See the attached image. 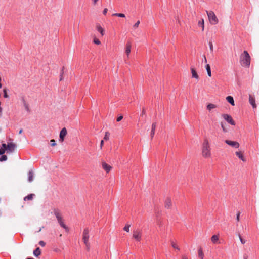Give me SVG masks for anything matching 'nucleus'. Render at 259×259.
<instances>
[{"label": "nucleus", "mask_w": 259, "mask_h": 259, "mask_svg": "<svg viewBox=\"0 0 259 259\" xmlns=\"http://www.w3.org/2000/svg\"><path fill=\"white\" fill-rule=\"evenodd\" d=\"M202 154L203 157L208 158L211 157L210 148L207 139H205L202 144Z\"/></svg>", "instance_id": "obj_1"}, {"label": "nucleus", "mask_w": 259, "mask_h": 259, "mask_svg": "<svg viewBox=\"0 0 259 259\" xmlns=\"http://www.w3.org/2000/svg\"><path fill=\"white\" fill-rule=\"evenodd\" d=\"M250 57L246 51H244L240 56V62L242 66L249 67L250 64Z\"/></svg>", "instance_id": "obj_2"}, {"label": "nucleus", "mask_w": 259, "mask_h": 259, "mask_svg": "<svg viewBox=\"0 0 259 259\" xmlns=\"http://www.w3.org/2000/svg\"><path fill=\"white\" fill-rule=\"evenodd\" d=\"M89 230L88 228H85L83 231L82 240L86 246L87 250H90V244L89 241Z\"/></svg>", "instance_id": "obj_3"}, {"label": "nucleus", "mask_w": 259, "mask_h": 259, "mask_svg": "<svg viewBox=\"0 0 259 259\" xmlns=\"http://www.w3.org/2000/svg\"><path fill=\"white\" fill-rule=\"evenodd\" d=\"M174 206V201L172 197L166 196L164 200V207L167 210L172 209Z\"/></svg>", "instance_id": "obj_4"}, {"label": "nucleus", "mask_w": 259, "mask_h": 259, "mask_svg": "<svg viewBox=\"0 0 259 259\" xmlns=\"http://www.w3.org/2000/svg\"><path fill=\"white\" fill-rule=\"evenodd\" d=\"M54 213L55 215L56 216L57 221L58 223H59L60 225L63 227L64 229H65L66 230H68V227L65 225V224L63 223V220L62 218L61 213L60 212V210L58 209H54Z\"/></svg>", "instance_id": "obj_5"}, {"label": "nucleus", "mask_w": 259, "mask_h": 259, "mask_svg": "<svg viewBox=\"0 0 259 259\" xmlns=\"http://www.w3.org/2000/svg\"><path fill=\"white\" fill-rule=\"evenodd\" d=\"M54 213L55 215L56 216L57 221L58 223H59L60 225L63 227L64 229H65L66 230H68V227L65 225V224L63 223V220L62 218L61 213L60 212V210L58 209H54Z\"/></svg>", "instance_id": "obj_6"}, {"label": "nucleus", "mask_w": 259, "mask_h": 259, "mask_svg": "<svg viewBox=\"0 0 259 259\" xmlns=\"http://www.w3.org/2000/svg\"><path fill=\"white\" fill-rule=\"evenodd\" d=\"M209 21L212 24H216L218 23V19L213 11H206Z\"/></svg>", "instance_id": "obj_7"}, {"label": "nucleus", "mask_w": 259, "mask_h": 259, "mask_svg": "<svg viewBox=\"0 0 259 259\" xmlns=\"http://www.w3.org/2000/svg\"><path fill=\"white\" fill-rule=\"evenodd\" d=\"M221 116L229 124L235 125V122L232 117L228 114H222Z\"/></svg>", "instance_id": "obj_8"}, {"label": "nucleus", "mask_w": 259, "mask_h": 259, "mask_svg": "<svg viewBox=\"0 0 259 259\" xmlns=\"http://www.w3.org/2000/svg\"><path fill=\"white\" fill-rule=\"evenodd\" d=\"M142 231L140 230L137 229L133 231V237L138 241H140L141 239Z\"/></svg>", "instance_id": "obj_9"}, {"label": "nucleus", "mask_w": 259, "mask_h": 259, "mask_svg": "<svg viewBox=\"0 0 259 259\" xmlns=\"http://www.w3.org/2000/svg\"><path fill=\"white\" fill-rule=\"evenodd\" d=\"M67 133V130L66 129V128L64 127L61 130V131H60V135H59V137H60L59 140L61 142H63L64 141V137L66 136Z\"/></svg>", "instance_id": "obj_10"}, {"label": "nucleus", "mask_w": 259, "mask_h": 259, "mask_svg": "<svg viewBox=\"0 0 259 259\" xmlns=\"http://www.w3.org/2000/svg\"><path fill=\"white\" fill-rule=\"evenodd\" d=\"M16 144L14 143L11 142L7 144V151L8 152H13L16 148Z\"/></svg>", "instance_id": "obj_11"}, {"label": "nucleus", "mask_w": 259, "mask_h": 259, "mask_svg": "<svg viewBox=\"0 0 259 259\" xmlns=\"http://www.w3.org/2000/svg\"><path fill=\"white\" fill-rule=\"evenodd\" d=\"M225 142L227 144H228L233 147L238 148L239 147V144L237 142L232 141H230V140H225Z\"/></svg>", "instance_id": "obj_12"}, {"label": "nucleus", "mask_w": 259, "mask_h": 259, "mask_svg": "<svg viewBox=\"0 0 259 259\" xmlns=\"http://www.w3.org/2000/svg\"><path fill=\"white\" fill-rule=\"evenodd\" d=\"M131 48H132L131 43L130 42H127L126 44V47H125V53H126V55L127 58L129 57V56H130V54L131 53Z\"/></svg>", "instance_id": "obj_13"}, {"label": "nucleus", "mask_w": 259, "mask_h": 259, "mask_svg": "<svg viewBox=\"0 0 259 259\" xmlns=\"http://www.w3.org/2000/svg\"><path fill=\"white\" fill-rule=\"evenodd\" d=\"M249 103L251 105V106H252V107L253 108H256L257 106L255 104V98L253 96H252L251 95H250L249 97Z\"/></svg>", "instance_id": "obj_14"}, {"label": "nucleus", "mask_w": 259, "mask_h": 259, "mask_svg": "<svg viewBox=\"0 0 259 259\" xmlns=\"http://www.w3.org/2000/svg\"><path fill=\"white\" fill-rule=\"evenodd\" d=\"M102 168L106 171V172L108 173L111 169L112 167L107 164L105 162H102Z\"/></svg>", "instance_id": "obj_15"}, {"label": "nucleus", "mask_w": 259, "mask_h": 259, "mask_svg": "<svg viewBox=\"0 0 259 259\" xmlns=\"http://www.w3.org/2000/svg\"><path fill=\"white\" fill-rule=\"evenodd\" d=\"M219 239V235H213L211 237V241L213 244L218 243Z\"/></svg>", "instance_id": "obj_16"}, {"label": "nucleus", "mask_w": 259, "mask_h": 259, "mask_svg": "<svg viewBox=\"0 0 259 259\" xmlns=\"http://www.w3.org/2000/svg\"><path fill=\"white\" fill-rule=\"evenodd\" d=\"M96 29L97 31L100 33L102 36H103L104 35L105 30L100 25L97 24L96 25Z\"/></svg>", "instance_id": "obj_17"}, {"label": "nucleus", "mask_w": 259, "mask_h": 259, "mask_svg": "<svg viewBox=\"0 0 259 259\" xmlns=\"http://www.w3.org/2000/svg\"><path fill=\"white\" fill-rule=\"evenodd\" d=\"M191 73H192V77L193 78H195L196 79H199V76L197 74V73L196 71L195 70V69L194 68L192 67L191 68Z\"/></svg>", "instance_id": "obj_18"}, {"label": "nucleus", "mask_w": 259, "mask_h": 259, "mask_svg": "<svg viewBox=\"0 0 259 259\" xmlns=\"http://www.w3.org/2000/svg\"><path fill=\"white\" fill-rule=\"evenodd\" d=\"M217 107L215 104L212 103H209L207 105V109L210 112L212 109Z\"/></svg>", "instance_id": "obj_19"}, {"label": "nucleus", "mask_w": 259, "mask_h": 259, "mask_svg": "<svg viewBox=\"0 0 259 259\" xmlns=\"http://www.w3.org/2000/svg\"><path fill=\"white\" fill-rule=\"evenodd\" d=\"M236 155L240 159H241L243 161H245L246 160L245 159V158L244 157L243 155V154L242 153V152L241 151H237V152H236Z\"/></svg>", "instance_id": "obj_20"}, {"label": "nucleus", "mask_w": 259, "mask_h": 259, "mask_svg": "<svg viewBox=\"0 0 259 259\" xmlns=\"http://www.w3.org/2000/svg\"><path fill=\"white\" fill-rule=\"evenodd\" d=\"M226 100L232 105L234 106V99L232 96H229L226 97Z\"/></svg>", "instance_id": "obj_21"}, {"label": "nucleus", "mask_w": 259, "mask_h": 259, "mask_svg": "<svg viewBox=\"0 0 259 259\" xmlns=\"http://www.w3.org/2000/svg\"><path fill=\"white\" fill-rule=\"evenodd\" d=\"M41 254V250L39 247H37L35 250L33 251V254L35 256H38Z\"/></svg>", "instance_id": "obj_22"}, {"label": "nucleus", "mask_w": 259, "mask_h": 259, "mask_svg": "<svg viewBox=\"0 0 259 259\" xmlns=\"http://www.w3.org/2000/svg\"><path fill=\"white\" fill-rule=\"evenodd\" d=\"M28 181L31 182L33 180L34 174L32 171H30L28 172Z\"/></svg>", "instance_id": "obj_23"}, {"label": "nucleus", "mask_w": 259, "mask_h": 259, "mask_svg": "<svg viewBox=\"0 0 259 259\" xmlns=\"http://www.w3.org/2000/svg\"><path fill=\"white\" fill-rule=\"evenodd\" d=\"M206 69L207 71V75L208 76H211V68L209 64H206Z\"/></svg>", "instance_id": "obj_24"}, {"label": "nucleus", "mask_w": 259, "mask_h": 259, "mask_svg": "<svg viewBox=\"0 0 259 259\" xmlns=\"http://www.w3.org/2000/svg\"><path fill=\"white\" fill-rule=\"evenodd\" d=\"M170 244H171V246L175 249L177 250L178 251H179L180 250L179 247L178 246V245L176 243H175V242H174L173 241H171L170 242Z\"/></svg>", "instance_id": "obj_25"}, {"label": "nucleus", "mask_w": 259, "mask_h": 259, "mask_svg": "<svg viewBox=\"0 0 259 259\" xmlns=\"http://www.w3.org/2000/svg\"><path fill=\"white\" fill-rule=\"evenodd\" d=\"M198 25L202 28V30H204V23L203 19H201L198 23Z\"/></svg>", "instance_id": "obj_26"}, {"label": "nucleus", "mask_w": 259, "mask_h": 259, "mask_svg": "<svg viewBox=\"0 0 259 259\" xmlns=\"http://www.w3.org/2000/svg\"><path fill=\"white\" fill-rule=\"evenodd\" d=\"M198 256L201 259H203L204 258V253L203 252L202 249L201 248H200L198 249Z\"/></svg>", "instance_id": "obj_27"}, {"label": "nucleus", "mask_w": 259, "mask_h": 259, "mask_svg": "<svg viewBox=\"0 0 259 259\" xmlns=\"http://www.w3.org/2000/svg\"><path fill=\"white\" fill-rule=\"evenodd\" d=\"M34 195L33 194H29L28 196H26L24 199V200H31L33 199Z\"/></svg>", "instance_id": "obj_28"}, {"label": "nucleus", "mask_w": 259, "mask_h": 259, "mask_svg": "<svg viewBox=\"0 0 259 259\" xmlns=\"http://www.w3.org/2000/svg\"><path fill=\"white\" fill-rule=\"evenodd\" d=\"M221 128L222 129V131L225 132V133H226L227 132L228 130L226 128L225 125V123L223 122H221Z\"/></svg>", "instance_id": "obj_29"}, {"label": "nucleus", "mask_w": 259, "mask_h": 259, "mask_svg": "<svg viewBox=\"0 0 259 259\" xmlns=\"http://www.w3.org/2000/svg\"><path fill=\"white\" fill-rule=\"evenodd\" d=\"M155 127H156L155 124V123H153V124L152 125V130H151V136L152 137L154 135V131H155Z\"/></svg>", "instance_id": "obj_30"}, {"label": "nucleus", "mask_w": 259, "mask_h": 259, "mask_svg": "<svg viewBox=\"0 0 259 259\" xmlns=\"http://www.w3.org/2000/svg\"><path fill=\"white\" fill-rule=\"evenodd\" d=\"M112 16H116L119 17H125V16L123 13H114L112 15Z\"/></svg>", "instance_id": "obj_31"}, {"label": "nucleus", "mask_w": 259, "mask_h": 259, "mask_svg": "<svg viewBox=\"0 0 259 259\" xmlns=\"http://www.w3.org/2000/svg\"><path fill=\"white\" fill-rule=\"evenodd\" d=\"M110 133L108 132H106L104 137L105 140H108L109 139Z\"/></svg>", "instance_id": "obj_32"}, {"label": "nucleus", "mask_w": 259, "mask_h": 259, "mask_svg": "<svg viewBox=\"0 0 259 259\" xmlns=\"http://www.w3.org/2000/svg\"><path fill=\"white\" fill-rule=\"evenodd\" d=\"M131 225H129V224H126L125 227H124L123 228V230L125 231H126L127 232H128L130 231V227Z\"/></svg>", "instance_id": "obj_33"}, {"label": "nucleus", "mask_w": 259, "mask_h": 259, "mask_svg": "<svg viewBox=\"0 0 259 259\" xmlns=\"http://www.w3.org/2000/svg\"><path fill=\"white\" fill-rule=\"evenodd\" d=\"M7 156L6 155H2L1 157L0 158V161H4L7 160Z\"/></svg>", "instance_id": "obj_34"}, {"label": "nucleus", "mask_w": 259, "mask_h": 259, "mask_svg": "<svg viewBox=\"0 0 259 259\" xmlns=\"http://www.w3.org/2000/svg\"><path fill=\"white\" fill-rule=\"evenodd\" d=\"M94 42L96 45H100L101 41L97 38L94 39Z\"/></svg>", "instance_id": "obj_35"}, {"label": "nucleus", "mask_w": 259, "mask_h": 259, "mask_svg": "<svg viewBox=\"0 0 259 259\" xmlns=\"http://www.w3.org/2000/svg\"><path fill=\"white\" fill-rule=\"evenodd\" d=\"M50 142H51V145L52 146H55L56 145V141L54 139L51 140L50 141Z\"/></svg>", "instance_id": "obj_36"}, {"label": "nucleus", "mask_w": 259, "mask_h": 259, "mask_svg": "<svg viewBox=\"0 0 259 259\" xmlns=\"http://www.w3.org/2000/svg\"><path fill=\"white\" fill-rule=\"evenodd\" d=\"M238 236H239V240L241 241V243L243 244H245V241L242 238V237L240 236V235H239Z\"/></svg>", "instance_id": "obj_37"}, {"label": "nucleus", "mask_w": 259, "mask_h": 259, "mask_svg": "<svg viewBox=\"0 0 259 259\" xmlns=\"http://www.w3.org/2000/svg\"><path fill=\"white\" fill-rule=\"evenodd\" d=\"M140 22L139 20H138L133 26L134 28H136L139 26V25L140 24Z\"/></svg>", "instance_id": "obj_38"}, {"label": "nucleus", "mask_w": 259, "mask_h": 259, "mask_svg": "<svg viewBox=\"0 0 259 259\" xmlns=\"http://www.w3.org/2000/svg\"><path fill=\"white\" fill-rule=\"evenodd\" d=\"M5 149L6 150H7V144H6L5 143H3L2 144V148Z\"/></svg>", "instance_id": "obj_39"}, {"label": "nucleus", "mask_w": 259, "mask_h": 259, "mask_svg": "<svg viewBox=\"0 0 259 259\" xmlns=\"http://www.w3.org/2000/svg\"><path fill=\"white\" fill-rule=\"evenodd\" d=\"M6 151V150L5 149H3V148L0 149V155L4 154L5 153Z\"/></svg>", "instance_id": "obj_40"}, {"label": "nucleus", "mask_w": 259, "mask_h": 259, "mask_svg": "<svg viewBox=\"0 0 259 259\" xmlns=\"http://www.w3.org/2000/svg\"><path fill=\"white\" fill-rule=\"evenodd\" d=\"M240 212L239 211V212H238V213L237 214V216H236V220L237 222H239L240 220Z\"/></svg>", "instance_id": "obj_41"}, {"label": "nucleus", "mask_w": 259, "mask_h": 259, "mask_svg": "<svg viewBox=\"0 0 259 259\" xmlns=\"http://www.w3.org/2000/svg\"><path fill=\"white\" fill-rule=\"evenodd\" d=\"M3 91H4V97L6 98H8L9 96L7 95L6 89H4Z\"/></svg>", "instance_id": "obj_42"}, {"label": "nucleus", "mask_w": 259, "mask_h": 259, "mask_svg": "<svg viewBox=\"0 0 259 259\" xmlns=\"http://www.w3.org/2000/svg\"><path fill=\"white\" fill-rule=\"evenodd\" d=\"M39 244L40 246H41L44 247V246H45V245H46V243H45L44 241H39Z\"/></svg>", "instance_id": "obj_43"}, {"label": "nucleus", "mask_w": 259, "mask_h": 259, "mask_svg": "<svg viewBox=\"0 0 259 259\" xmlns=\"http://www.w3.org/2000/svg\"><path fill=\"white\" fill-rule=\"evenodd\" d=\"M122 119H123V116H120L117 118V121L119 122V121H121Z\"/></svg>", "instance_id": "obj_44"}, {"label": "nucleus", "mask_w": 259, "mask_h": 259, "mask_svg": "<svg viewBox=\"0 0 259 259\" xmlns=\"http://www.w3.org/2000/svg\"><path fill=\"white\" fill-rule=\"evenodd\" d=\"M209 47H210V49L211 51H213V45H212V44L211 42H209Z\"/></svg>", "instance_id": "obj_45"}, {"label": "nucleus", "mask_w": 259, "mask_h": 259, "mask_svg": "<svg viewBox=\"0 0 259 259\" xmlns=\"http://www.w3.org/2000/svg\"><path fill=\"white\" fill-rule=\"evenodd\" d=\"M108 11V9L107 8H105L103 10V13L104 15H106Z\"/></svg>", "instance_id": "obj_46"}, {"label": "nucleus", "mask_w": 259, "mask_h": 259, "mask_svg": "<svg viewBox=\"0 0 259 259\" xmlns=\"http://www.w3.org/2000/svg\"><path fill=\"white\" fill-rule=\"evenodd\" d=\"M103 144H104V141H103V140H102V141H101V143H100V148H101V149H102V147H103Z\"/></svg>", "instance_id": "obj_47"}, {"label": "nucleus", "mask_w": 259, "mask_h": 259, "mask_svg": "<svg viewBox=\"0 0 259 259\" xmlns=\"http://www.w3.org/2000/svg\"><path fill=\"white\" fill-rule=\"evenodd\" d=\"M146 112L144 109H143L142 112V115H144L145 114Z\"/></svg>", "instance_id": "obj_48"}, {"label": "nucleus", "mask_w": 259, "mask_h": 259, "mask_svg": "<svg viewBox=\"0 0 259 259\" xmlns=\"http://www.w3.org/2000/svg\"><path fill=\"white\" fill-rule=\"evenodd\" d=\"M182 259H188V257L186 255H183Z\"/></svg>", "instance_id": "obj_49"}, {"label": "nucleus", "mask_w": 259, "mask_h": 259, "mask_svg": "<svg viewBox=\"0 0 259 259\" xmlns=\"http://www.w3.org/2000/svg\"><path fill=\"white\" fill-rule=\"evenodd\" d=\"M94 2V5H95L97 3V2L99 1V0H92Z\"/></svg>", "instance_id": "obj_50"}, {"label": "nucleus", "mask_w": 259, "mask_h": 259, "mask_svg": "<svg viewBox=\"0 0 259 259\" xmlns=\"http://www.w3.org/2000/svg\"><path fill=\"white\" fill-rule=\"evenodd\" d=\"M204 61L206 63L207 62V59H206V58L205 57V56H204Z\"/></svg>", "instance_id": "obj_51"}, {"label": "nucleus", "mask_w": 259, "mask_h": 259, "mask_svg": "<svg viewBox=\"0 0 259 259\" xmlns=\"http://www.w3.org/2000/svg\"><path fill=\"white\" fill-rule=\"evenodd\" d=\"M62 74H63V73L60 75V80H62L63 79V75H62Z\"/></svg>", "instance_id": "obj_52"}, {"label": "nucleus", "mask_w": 259, "mask_h": 259, "mask_svg": "<svg viewBox=\"0 0 259 259\" xmlns=\"http://www.w3.org/2000/svg\"><path fill=\"white\" fill-rule=\"evenodd\" d=\"M22 131H23V130L22 129H21L19 132V134H20L22 133Z\"/></svg>", "instance_id": "obj_53"}, {"label": "nucleus", "mask_w": 259, "mask_h": 259, "mask_svg": "<svg viewBox=\"0 0 259 259\" xmlns=\"http://www.w3.org/2000/svg\"><path fill=\"white\" fill-rule=\"evenodd\" d=\"M43 228H44V227H42V228H40V229L38 231V232H40L41 230V229Z\"/></svg>", "instance_id": "obj_54"}, {"label": "nucleus", "mask_w": 259, "mask_h": 259, "mask_svg": "<svg viewBox=\"0 0 259 259\" xmlns=\"http://www.w3.org/2000/svg\"><path fill=\"white\" fill-rule=\"evenodd\" d=\"M27 259H33V258H27Z\"/></svg>", "instance_id": "obj_55"}, {"label": "nucleus", "mask_w": 259, "mask_h": 259, "mask_svg": "<svg viewBox=\"0 0 259 259\" xmlns=\"http://www.w3.org/2000/svg\"><path fill=\"white\" fill-rule=\"evenodd\" d=\"M244 259H247V257H244Z\"/></svg>", "instance_id": "obj_56"}]
</instances>
